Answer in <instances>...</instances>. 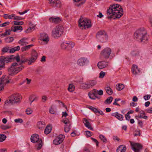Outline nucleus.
<instances>
[{"label":"nucleus","mask_w":152,"mask_h":152,"mask_svg":"<svg viewBox=\"0 0 152 152\" xmlns=\"http://www.w3.org/2000/svg\"><path fill=\"white\" fill-rule=\"evenodd\" d=\"M3 58L5 63L13 62L15 61L17 62L12 63L11 66L8 68V73L10 75L13 76L15 75L23 68L21 64L24 62V61L20 60L19 55H11L10 57L4 56Z\"/></svg>","instance_id":"1"},{"label":"nucleus","mask_w":152,"mask_h":152,"mask_svg":"<svg viewBox=\"0 0 152 152\" xmlns=\"http://www.w3.org/2000/svg\"><path fill=\"white\" fill-rule=\"evenodd\" d=\"M123 10L121 6L118 4H113L107 10V18L113 19L119 18L123 15Z\"/></svg>","instance_id":"2"},{"label":"nucleus","mask_w":152,"mask_h":152,"mask_svg":"<svg viewBox=\"0 0 152 152\" xmlns=\"http://www.w3.org/2000/svg\"><path fill=\"white\" fill-rule=\"evenodd\" d=\"M134 37L138 41L145 42L148 40V35L145 29L142 28L137 30L134 33Z\"/></svg>","instance_id":"3"},{"label":"nucleus","mask_w":152,"mask_h":152,"mask_svg":"<svg viewBox=\"0 0 152 152\" xmlns=\"http://www.w3.org/2000/svg\"><path fill=\"white\" fill-rule=\"evenodd\" d=\"M79 26L82 29H86L92 26L90 20L81 16L79 21Z\"/></svg>","instance_id":"4"},{"label":"nucleus","mask_w":152,"mask_h":152,"mask_svg":"<svg viewBox=\"0 0 152 152\" xmlns=\"http://www.w3.org/2000/svg\"><path fill=\"white\" fill-rule=\"evenodd\" d=\"M101 57L105 59H112L114 56V55L112 54L111 49L106 47L102 50L101 52Z\"/></svg>","instance_id":"5"},{"label":"nucleus","mask_w":152,"mask_h":152,"mask_svg":"<svg viewBox=\"0 0 152 152\" xmlns=\"http://www.w3.org/2000/svg\"><path fill=\"white\" fill-rule=\"evenodd\" d=\"M31 140L33 143L36 142L35 148L38 150L40 149L42 146V141L39 138V135L37 134H33L31 138Z\"/></svg>","instance_id":"6"},{"label":"nucleus","mask_w":152,"mask_h":152,"mask_svg":"<svg viewBox=\"0 0 152 152\" xmlns=\"http://www.w3.org/2000/svg\"><path fill=\"white\" fill-rule=\"evenodd\" d=\"M64 30L62 26L58 25L53 30L52 35L54 38H58L62 34Z\"/></svg>","instance_id":"7"},{"label":"nucleus","mask_w":152,"mask_h":152,"mask_svg":"<svg viewBox=\"0 0 152 152\" xmlns=\"http://www.w3.org/2000/svg\"><path fill=\"white\" fill-rule=\"evenodd\" d=\"M96 82L95 80H89L86 82L81 84V86L84 89H88L92 88L96 84Z\"/></svg>","instance_id":"8"},{"label":"nucleus","mask_w":152,"mask_h":152,"mask_svg":"<svg viewBox=\"0 0 152 152\" xmlns=\"http://www.w3.org/2000/svg\"><path fill=\"white\" fill-rule=\"evenodd\" d=\"M104 31H100L97 32L96 34V37L100 42H105L107 40L106 35L104 34Z\"/></svg>","instance_id":"9"},{"label":"nucleus","mask_w":152,"mask_h":152,"mask_svg":"<svg viewBox=\"0 0 152 152\" xmlns=\"http://www.w3.org/2000/svg\"><path fill=\"white\" fill-rule=\"evenodd\" d=\"M10 97L11 100L13 104L20 102L22 99L21 96L19 94H12L11 96Z\"/></svg>","instance_id":"10"},{"label":"nucleus","mask_w":152,"mask_h":152,"mask_svg":"<svg viewBox=\"0 0 152 152\" xmlns=\"http://www.w3.org/2000/svg\"><path fill=\"white\" fill-rule=\"evenodd\" d=\"M31 58L29 59V65L35 61L37 58L38 53L35 50H33L31 52Z\"/></svg>","instance_id":"11"},{"label":"nucleus","mask_w":152,"mask_h":152,"mask_svg":"<svg viewBox=\"0 0 152 152\" xmlns=\"http://www.w3.org/2000/svg\"><path fill=\"white\" fill-rule=\"evenodd\" d=\"M132 148L135 152H139V150L142 148V146L139 143H134L130 142Z\"/></svg>","instance_id":"12"},{"label":"nucleus","mask_w":152,"mask_h":152,"mask_svg":"<svg viewBox=\"0 0 152 152\" xmlns=\"http://www.w3.org/2000/svg\"><path fill=\"white\" fill-rule=\"evenodd\" d=\"M62 122L65 124L64 127V131L66 132H68L70 129V126H71V124L69 119L67 118L64 119Z\"/></svg>","instance_id":"13"},{"label":"nucleus","mask_w":152,"mask_h":152,"mask_svg":"<svg viewBox=\"0 0 152 152\" xmlns=\"http://www.w3.org/2000/svg\"><path fill=\"white\" fill-rule=\"evenodd\" d=\"M65 136L62 134L59 135L53 141V144L56 145H58L61 143L63 141Z\"/></svg>","instance_id":"14"},{"label":"nucleus","mask_w":152,"mask_h":152,"mask_svg":"<svg viewBox=\"0 0 152 152\" xmlns=\"http://www.w3.org/2000/svg\"><path fill=\"white\" fill-rule=\"evenodd\" d=\"M49 3L53 7L59 8L61 6V3L59 0H49Z\"/></svg>","instance_id":"15"},{"label":"nucleus","mask_w":152,"mask_h":152,"mask_svg":"<svg viewBox=\"0 0 152 152\" xmlns=\"http://www.w3.org/2000/svg\"><path fill=\"white\" fill-rule=\"evenodd\" d=\"M89 61L87 58L85 57L81 58L78 60L77 64L80 66H83L86 63H88Z\"/></svg>","instance_id":"16"},{"label":"nucleus","mask_w":152,"mask_h":152,"mask_svg":"<svg viewBox=\"0 0 152 152\" xmlns=\"http://www.w3.org/2000/svg\"><path fill=\"white\" fill-rule=\"evenodd\" d=\"M108 62L105 61L99 62L97 64L98 67L100 69H104L108 66Z\"/></svg>","instance_id":"17"},{"label":"nucleus","mask_w":152,"mask_h":152,"mask_svg":"<svg viewBox=\"0 0 152 152\" xmlns=\"http://www.w3.org/2000/svg\"><path fill=\"white\" fill-rule=\"evenodd\" d=\"M2 79L0 78V83L2 82V81L8 84L9 83H12V81H11V79H10L9 76L4 75L2 76Z\"/></svg>","instance_id":"18"},{"label":"nucleus","mask_w":152,"mask_h":152,"mask_svg":"<svg viewBox=\"0 0 152 152\" xmlns=\"http://www.w3.org/2000/svg\"><path fill=\"white\" fill-rule=\"evenodd\" d=\"M28 38L23 37L18 41V43L22 46H26L28 43Z\"/></svg>","instance_id":"19"},{"label":"nucleus","mask_w":152,"mask_h":152,"mask_svg":"<svg viewBox=\"0 0 152 152\" xmlns=\"http://www.w3.org/2000/svg\"><path fill=\"white\" fill-rule=\"evenodd\" d=\"M132 71L133 74L135 75L138 74L140 72V71L138 69L137 66L134 64L132 65Z\"/></svg>","instance_id":"20"},{"label":"nucleus","mask_w":152,"mask_h":152,"mask_svg":"<svg viewBox=\"0 0 152 152\" xmlns=\"http://www.w3.org/2000/svg\"><path fill=\"white\" fill-rule=\"evenodd\" d=\"M49 21L50 22L57 24L59 23L61 21L60 18L59 17H51L49 18Z\"/></svg>","instance_id":"21"},{"label":"nucleus","mask_w":152,"mask_h":152,"mask_svg":"<svg viewBox=\"0 0 152 152\" xmlns=\"http://www.w3.org/2000/svg\"><path fill=\"white\" fill-rule=\"evenodd\" d=\"M83 122L86 127L91 130H93V128L91 126L90 123L86 118L83 119Z\"/></svg>","instance_id":"22"},{"label":"nucleus","mask_w":152,"mask_h":152,"mask_svg":"<svg viewBox=\"0 0 152 152\" xmlns=\"http://www.w3.org/2000/svg\"><path fill=\"white\" fill-rule=\"evenodd\" d=\"M139 113L140 115L135 116L136 118L137 119L138 118H144L145 119H148V116L145 115V113L143 110H141L140 111Z\"/></svg>","instance_id":"23"},{"label":"nucleus","mask_w":152,"mask_h":152,"mask_svg":"<svg viewBox=\"0 0 152 152\" xmlns=\"http://www.w3.org/2000/svg\"><path fill=\"white\" fill-rule=\"evenodd\" d=\"M111 115L115 117L120 121H122L123 120V116L117 112L112 113Z\"/></svg>","instance_id":"24"},{"label":"nucleus","mask_w":152,"mask_h":152,"mask_svg":"<svg viewBox=\"0 0 152 152\" xmlns=\"http://www.w3.org/2000/svg\"><path fill=\"white\" fill-rule=\"evenodd\" d=\"M126 150V146L124 145H119L117 148V152H125Z\"/></svg>","instance_id":"25"},{"label":"nucleus","mask_w":152,"mask_h":152,"mask_svg":"<svg viewBox=\"0 0 152 152\" xmlns=\"http://www.w3.org/2000/svg\"><path fill=\"white\" fill-rule=\"evenodd\" d=\"M41 36L42 37L41 40L47 43L49 40L48 35L45 33H43L41 34Z\"/></svg>","instance_id":"26"},{"label":"nucleus","mask_w":152,"mask_h":152,"mask_svg":"<svg viewBox=\"0 0 152 152\" xmlns=\"http://www.w3.org/2000/svg\"><path fill=\"white\" fill-rule=\"evenodd\" d=\"M38 97L35 94H33L30 95L29 97V101H31L30 104H31L32 102L34 101L37 100Z\"/></svg>","instance_id":"27"},{"label":"nucleus","mask_w":152,"mask_h":152,"mask_svg":"<svg viewBox=\"0 0 152 152\" xmlns=\"http://www.w3.org/2000/svg\"><path fill=\"white\" fill-rule=\"evenodd\" d=\"M11 31L14 32H16L18 30H20L21 31L23 30L22 27L21 26H12L11 27Z\"/></svg>","instance_id":"28"},{"label":"nucleus","mask_w":152,"mask_h":152,"mask_svg":"<svg viewBox=\"0 0 152 152\" xmlns=\"http://www.w3.org/2000/svg\"><path fill=\"white\" fill-rule=\"evenodd\" d=\"M4 56H1L0 57V64H2L0 65V70L4 68V65L5 62L4 60Z\"/></svg>","instance_id":"29"},{"label":"nucleus","mask_w":152,"mask_h":152,"mask_svg":"<svg viewBox=\"0 0 152 152\" xmlns=\"http://www.w3.org/2000/svg\"><path fill=\"white\" fill-rule=\"evenodd\" d=\"M45 123L43 121H39L37 124V127L39 129H42L45 127Z\"/></svg>","instance_id":"30"},{"label":"nucleus","mask_w":152,"mask_h":152,"mask_svg":"<svg viewBox=\"0 0 152 152\" xmlns=\"http://www.w3.org/2000/svg\"><path fill=\"white\" fill-rule=\"evenodd\" d=\"M35 25L32 23V22H29V33L32 32L35 29Z\"/></svg>","instance_id":"31"},{"label":"nucleus","mask_w":152,"mask_h":152,"mask_svg":"<svg viewBox=\"0 0 152 152\" xmlns=\"http://www.w3.org/2000/svg\"><path fill=\"white\" fill-rule=\"evenodd\" d=\"M20 49V47L19 46H18L17 47H15L11 49L10 50V52L11 53H13L16 51H19Z\"/></svg>","instance_id":"32"},{"label":"nucleus","mask_w":152,"mask_h":152,"mask_svg":"<svg viewBox=\"0 0 152 152\" xmlns=\"http://www.w3.org/2000/svg\"><path fill=\"white\" fill-rule=\"evenodd\" d=\"M139 52L137 50H132L131 53V54L133 56L136 57L139 55Z\"/></svg>","instance_id":"33"},{"label":"nucleus","mask_w":152,"mask_h":152,"mask_svg":"<svg viewBox=\"0 0 152 152\" xmlns=\"http://www.w3.org/2000/svg\"><path fill=\"white\" fill-rule=\"evenodd\" d=\"M105 90L107 93L109 95H111L113 93L112 90L110 87H105Z\"/></svg>","instance_id":"34"},{"label":"nucleus","mask_w":152,"mask_h":152,"mask_svg":"<svg viewBox=\"0 0 152 152\" xmlns=\"http://www.w3.org/2000/svg\"><path fill=\"white\" fill-rule=\"evenodd\" d=\"M14 40L13 37H8L5 39V42L7 43L12 42Z\"/></svg>","instance_id":"35"},{"label":"nucleus","mask_w":152,"mask_h":152,"mask_svg":"<svg viewBox=\"0 0 152 152\" xmlns=\"http://www.w3.org/2000/svg\"><path fill=\"white\" fill-rule=\"evenodd\" d=\"M88 95L89 98L92 99H95L96 98L95 94H94L93 92L92 91H90L88 93Z\"/></svg>","instance_id":"36"},{"label":"nucleus","mask_w":152,"mask_h":152,"mask_svg":"<svg viewBox=\"0 0 152 152\" xmlns=\"http://www.w3.org/2000/svg\"><path fill=\"white\" fill-rule=\"evenodd\" d=\"M113 99V98L112 96H110L106 99L104 102L105 104H110L111 102Z\"/></svg>","instance_id":"37"},{"label":"nucleus","mask_w":152,"mask_h":152,"mask_svg":"<svg viewBox=\"0 0 152 152\" xmlns=\"http://www.w3.org/2000/svg\"><path fill=\"white\" fill-rule=\"evenodd\" d=\"M51 130V129L50 127L47 126L45 129L44 131V133L46 134H49Z\"/></svg>","instance_id":"38"},{"label":"nucleus","mask_w":152,"mask_h":152,"mask_svg":"<svg viewBox=\"0 0 152 152\" xmlns=\"http://www.w3.org/2000/svg\"><path fill=\"white\" fill-rule=\"evenodd\" d=\"M75 86L72 84L69 85V86L68 88V89L70 92H72L74 91L75 89Z\"/></svg>","instance_id":"39"},{"label":"nucleus","mask_w":152,"mask_h":152,"mask_svg":"<svg viewBox=\"0 0 152 152\" xmlns=\"http://www.w3.org/2000/svg\"><path fill=\"white\" fill-rule=\"evenodd\" d=\"M88 108L89 109L92 111L94 112V113H95L96 114H97V112L98 111V110L96 108L90 106H89Z\"/></svg>","instance_id":"40"},{"label":"nucleus","mask_w":152,"mask_h":152,"mask_svg":"<svg viewBox=\"0 0 152 152\" xmlns=\"http://www.w3.org/2000/svg\"><path fill=\"white\" fill-rule=\"evenodd\" d=\"M124 88V85L122 84H119L117 87L116 88L117 90L121 91Z\"/></svg>","instance_id":"41"},{"label":"nucleus","mask_w":152,"mask_h":152,"mask_svg":"<svg viewBox=\"0 0 152 152\" xmlns=\"http://www.w3.org/2000/svg\"><path fill=\"white\" fill-rule=\"evenodd\" d=\"M99 137L103 142L105 143L106 142L107 139L102 134H100L99 135Z\"/></svg>","instance_id":"42"},{"label":"nucleus","mask_w":152,"mask_h":152,"mask_svg":"<svg viewBox=\"0 0 152 152\" xmlns=\"http://www.w3.org/2000/svg\"><path fill=\"white\" fill-rule=\"evenodd\" d=\"M6 138V136L5 135L3 134L0 135V142L3 141Z\"/></svg>","instance_id":"43"},{"label":"nucleus","mask_w":152,"mask_h":152,"mask_svg":"<svg viewBox=\"0 0 152 152\" xmlns=\"http://www.w3.org/2000/svg\"><path fill=\"white\" fill-rule=\"evenodd\" d=\"M133 134L134 136H140V130L138 129L135 130Z\"/></svg>","instance_id":"44"},{"label":"nucleus","mask_w":152,"mask_h":152,"mask_svg":"<svg viewBox=\"0 0 152 152\" xmlns=\"http://www.w3.org/2000/svg\"><path fill=\"white\" fill-rule=\"evenodd\" d=\"M92 91L93 92L94 94H95V95L97 98L99 99L100 98V97L98 95V90L96 89H94Z\"/></svg>","instance_id":"45"},{"label":"nucleus","mask_w":152,"mask_h":152,"mask_svg":"<svg viewBox=\"0 0 152 152\" xmlns=\"http://www.w3.org/2000/svg\"><path fill=\"white\" fill-rule=\"evenodd\" d=\"M1 128L2 129L6 130L11 128V126H9L3 125L1 126Z\"/></svg>","instance_id":"46"},{"label":"nucleus","mask_w":152,"mask_h":152,"mask_svg":"<svg viewBox=\"0 0 152 152\" xmlns=\"http://www.w3.org/2000/svg\"><path fill=\"white\" fill-rule=\"evenodd\" d=\"M66 44L67 45V47L72 48L75 45V44L72 42H68L66 43Z\"/></svg>","instance_id":"47"},{"label":"nucleus","mask_w":152,"mask_h":152,"mask_svg":"<svg viewBox=\"0 0 152 152\" xmlns=\"http://www.w3.org/2000/svg\"><path fill=\"white\" fill-rule=\"evenodd\" d=\"M10 22L8 21L5 22L3 23L0 24V27H4L10 24Z\"/></svg>","instance_id":"48"},{"label":"nucleus","mask_w":152,"mask_h":152,"mask_svg":"<svg viewBox=\"0 0 152 152\" xmlns=\"http://www.w3.org/2000/svg\"><path fill=\"white\" fill-rule=\"evenodd\" d=\"M13 22L14 25H22L23 23V21H14Z\"/></svg>","instance_id":"49"},{"label":"nucleus","mask_w":152,"mask_h":152,"mask_svg":"<svg viewBox=\"0 0 152 152\" xmlns=\"http://www.w3.org/2000/svg\"><path fill=\"white\" fill-rule=\"evenodd\" d=\"M14 121L16 123H22L23 122V120L21 118H18L15 119Z\"/></svg>","instance_id":"50"},{"label":"nucleus","mask_w":152,"mask_h":152,"mask_svg":"<svg viewBox=\"0 0 152 152\" xmlns=\"http://www.w3.org/2000/svg\"><path fill=\"white\" fill-rule=\"evenodd\" d=\"M4 84L1 82L0 83V93L4 90Z\"/></svg>","instance_id":"51"},{"label":"nucleus","mask_w":152,"mask_h":152,"mask_svg":"<svg viewBox=\"0 0 152 152\" xmlns=\"http://www.w3.org/2000/svg\"><path fill=\"white\" fill-rule=\"evenodd\" d=\"M5 103L7 105H8L10 104H13V103H12V101L11 100L10 97V99H9V100H7L5 101Z\"/></svg>","instance_id":"52"},{"label":"nucleus","mask_w":152,"mask_h":152,"mask_svg":"<svg viewBox=\"0 0 152 152\" xmlns=\"http://www.w3.org/2000/svg\"><path fill=\"white\" fill-rule=\"evenodd\" d=\"M83 0H74V1L76 2H80L78 4H77V6H79L81 4H82L84 2H83Z\"/></svg>","instance_id":"53"},{"label":"nucleus","mask_w":152,"mask_h":152,"mask_svg":"<svg viewBox=\"0 0 152 152\" xmlns=\"http://www.w3.org/2000/svg\"><path fill=\"white\" fill-rule=\"evenodd\" d=\"M50 113L52 114H55L56 112L54 110V108L51 106L49 110Z\"/></svg>","instance_id":"54"},{"label":"nucleus","mask_w":152,"mask_h":152,"mask_svg":"<svg viewBox=\"0 0 152 152\" xmlns=\"http://www.w3.org/2000/svg\"><path fill=\"white\" fill-rule=\"evenodd\" d=\"M28 49V45L22 47L21 48L22 51L23 52L27 50Z\"/></svg>","instance_id":"55"},{"label":"nucleus","mask_w":152,"mask_h":152,"mask_svg":"<svg viewBox=\"0 0 152 152\" xmlns=\"http://www.w3.org/2000/svg\"><path fill=\"white\" fill-rule=\"evenodd\" d=\"M66 43H64V42L61 45V47L62 49H65L66 48L67 46L66 45Z\"/></svg>","instance_id":"56"},{"label":"nucleus","mask_w":152,"mask_h":152,"mask_svg":"<svg viewBox=\"0 0 152 152\" xmlns=\"http://www.w3.org/2000/svg\"><path fill=\"white\" fill-rule=\"evenodd\" d=\"M23 19V18L22 17L19 16H16L15 15L14 20H22Z\"/></svg>","instance_id":"57"},{"label":"nucleus","mask_w":152,"mask_h":152,"mask_svg":"<svg viewBox=\"0 0 152 152\" xmlns=\"http://www.w3.org/2000/svg\"><path fill=\"white\" fill-rule=\"evenodd\" d=\"M105 75V72L103 71H101L99 74V77L100 78H102L104 77Z\"/></svg>","instance_id":"58"},{"label":"nucleus","mask_w":152,"mask_h":152,"mask_svg":"<svg viewBox=\"0 0 152 152\" xmlns=\"http://www.w3.org/2000/svg\"><path fill=\"white\" fill-rule=\"evenodd\" d=\"M42 99L43 102H45L47 99V97L46 96H43L42 97Z\"/></svg>","instance_id":"59"},{"label":"nucleus","mask_w":152,"mask_h":152,"mask_svg":"<svg viewBox=\"0 0 152 152\" xmlns=\"http://www.w3.org/2000/svg\"><path fill=\"white\" fill-rule=\"evenodd\" d=\"M151 97V95H145L144 97L143 98L145 100H148Z\"/></svg>","instance_id":"60"},{"label":"nucleus","mask_w":152,"mask_h":152,"mask_svg":"<svg viewBox=\"0 0 152 152\" xmlns=\"http://www.w3.org/2000/svg\"><path fill=\"white\" fill-rule=\"evenodd\" d=\"M91 139L96 143V145L97 146H98V145L99 143V142L96 139L93 138V137H91Z\"/></svg>","instance_id":"61"},{"label":"nucleus","mask_w":152,"mask_h":152,"mask_svg":"<svg viewBox=\"0 0 152 152\" xmlns=\"http://www.w3.org/2000/svg\"><path fill=\"white\" fill-rule=\"evenodd\" d=\"M8 51V48L7 47H4L2 48L1 51L4 53L7 52Z\"/></svg>","instance_id":"62"},{"label":"nucleus","mask_w":152,"mask_h":152,"mask_svg":"<svg viewBox=\"0 0 152 152\" xmlns=\"http://www.w3.org/2000/svg\"><path fill=\"white\" fill-rule=\"evenodd\" d=\"M145 111L148 113H152V107L146 110Z\"/></svg>","instance_id":"63"},{"label":"nucleus","mask_w":152,"mask_h":152,"mask_svg":"<svg viewBox=\"0 0 152 152\" xmlns=\"http://www.w3.org/2000/svg\"><path fill=\"white\" fill-rule=\"evenodd\" d=\"M84 152H91L89 148L87 147H85L83 150Z\"/></svg>","instance_id":"64"}]
</instances>
